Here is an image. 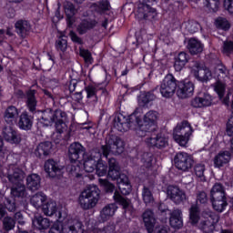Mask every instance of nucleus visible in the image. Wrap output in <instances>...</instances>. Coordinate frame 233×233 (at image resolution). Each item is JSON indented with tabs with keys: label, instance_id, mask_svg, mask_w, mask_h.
<instances>
[{
	"label": "nucleus",
	"instance_id": "40",
	"mask_svg": "<svg viewBox=\"0 0 233 233\" xmlns=\"http://www.w3.org/2000/svg\"><path fill=\"white\" fill-rule=\"evenodd\" d=\"M86 92V98L93 99L94 103H97L99 98L97 97V90H99L98 86L89 85L85 88Z\"/></svg>",
	"mask_w": 233,
	"mask_h": 233
},
{
	"label": "nucleus",
	"instance_id": "7",
	"mask_svg": "<svg viewBox=\"0 0 233 233\" xmlns=\"http://www.w3.org/2000/svg\"><path fill=\"white\" fill-rule=\"evenodd\" d=\"M192 127L188 122L183 121L174 128L173 138L179 147H187L192 136Z\"/></svg>",
	"mask_w": 233,
	"mask_h": 233
},
{
	"label": "nucleus",
	"instance_id": "32",
	"mask_svg": "<svg viewBox=\"0 0 233 233\" xmlns=\"http://www.w3.org/2000/svg\"><path fill=\"white\" fill-rule=\"evenodd\" d=\"M26 187L29 190H39L41 188V177L37 174H31L26 177Z\"/></svg>",
	"mask_w": 233,
	"mask_h": 233
},
{
	"label": "nucleus",
	"instance_id": "17",
	"mask_svg": "<svg viewBox=\"0 0 233 233\" xmlns=\"http://www.w3.org/2000/svg\"><path fill=\"white\" fill-rule=\"evenodd\" d=\"M167 194L169 199H171L173 203H176V205H179L187 199V194L185 191L176 186H168Z\"/></svg>",
	"mask_w": 233,
	"mask_h": 233
},
{
	"label": "nucleus",
	"instance_id": "61",
	"mask_svg": "<svg viewBox=\"0 0 233 233\" xmlns=\"http://www.w3.org/2000/svg\"><path fill=\"white\" fill-rule=\"evenodd\" d=\"M5 208H7V210L9 212H14L15 210V200H11L9 198L6 199Z\"/></svg>",
	"mask_w": 233,
	"mask_h": 233
},
{
	"label": "nucleus",
	"instance_id": "19",
	"mask_svg": "<svg viewBox=\"0 0 233 233\" xmlns=\"http://www.w3.org/2000/svg\"><path fill=\"white\" fill-rule=\"evenodd\" d=\"M177 95L180 99H187L194 96V84L190 81H181L178 84Z\"/></svg>",
	"mask_w": 233,
	"mask_h": 233
},
{
	"label": "nucleus",
	"instance_id": "26",
	"mask_svg": "<svg viewBox=\"0 0 233 233\" xmlns=\"http://www.w3.org/2000/svg\"><path fill=\"white\" fill-rule=\"evenodd\" d=\"M35 94H37V91L35 89H29L25 93V105L32 114H35L37 110V98H35Z\"/></svg>",
	"mask_w": 233,
	"mask_h": 233
},
{
	"label": "nucleus",
	"instance_id": "64",
	"mask_svg": "<svg viewBox=\"0 0 233 233\" xmlns=\"http://www.w3.org/2000/svg\"><path fill=\"white\" fill-rule=\"evenodd\" d=\"M228 134H233V116H231L227 123Z\"/></svg>",
	"mask_w": 233,
	"mask_h": 233
},
{
	"label": "nucleus",
	"instance_id": "33",
	"mask_svg": "<svg viewBox=\"0 0 233 233\" xmlns=\"http://www.w3.org/2000/svg\"><path fill=\"white\" fill-rule=\"evenodd\" d=\"M230 161V152L223 151L218 153L214 157V167L215 168H221L224 165H227Z\"/></svg>",
	"mask_w": 233,
	"mask_h": 233
},
{
	"label": "nucleus",
	"instance_id": "18",
	"mask_svg": "<svg viewBox=\"0 0 233 233\" xmlns=\"http://www.w3.org/2000/svg\"><path fill=\"white\" fill-rule=\"evenodd\" d=\"M212 101H214V98L210 94L201 93L191 100V106L194 108H206V106L212 105Z\"/></svg>",
	"mask_w": 233,
	"mask_h": 233
},
{
	"label": "nucleus",
	"instance_id": "58",
	"mask_svg": "<svg viewBox=\"0 0 233 233\" xmlns=\"http://www.w3.org/2000/svg\"><path fill=\"white\" fill-rule=\"evenodd\" d=\"M223 52H224V54H233V42L232 41L224 42Z\"/></svg>",
	"mask_w": 233,
	"mask_h": 233
},
{
	"label": "nucleus",
	"instance_id": "22",
	"mask_svg": "<svg viewBox=\"0 0 233 233\" xmlns=\"http://www.w3.org/2000/svg\"><path fill=\"white\" fill-rule=\"evenodd\" d=\"M142 219L146 228V230H147V233L154 232V227H156V215L154 214V211L151 209H147L142 214Z\"/></svg>",
	"mask_w": 233,
	"mask_h": 233
},
{
	"label": "nucleus",
	"instance_id": "49",
	"mask_svg": "<svg viewBox=\"0 0 233 233\" xmlns=\"http://www.w3.org/2000/svg\"><path fill=\"white\" fill-rule=\"evenodd\" d=\"M214 90L218 94L219 99H223L225 96L226 86L223 82H217L214 84Z\"/></svg>",
	"mask_w": 233,
	"mask_h": 233
},
{
	"label": "nucleus",
	"instance_id": "44",
	"mask_svg": "<svg viewBox=\"0 0 233 233\" xmlns=\"http://www.w3.org/2000/svg\"><path fill=\"white\" fill-rule=\"evenodd\" d=\"M15 187L11 188V194L14 198H23L25 196V187L23 185V182L20 184H14Z\"/></svg>",
	"mask_w": 233,
	"mask_h": 233
},
{
	"label": "nucleus",
	"instance_id": "29",
	"mask_svg": "<svg viewBox=\"0 0 233 233\" xmlns=\"http://www.w3.org/2000/svg\"><path fill=\"white\" fill-rule=\"evenodd\" d=\"M64 12L67 17V25L68 26H72L74 25V22H72V17L75 16L76 14H77V8H76V5L72 2L66 1L64 2Z\"/></svg>",
	"mask_w": 233,
	"mask_h": 233
},
{
	"label": "nucleus",
	"instance_id": "9",
	"mask_svg": "<svg viewBox=\"0 0 233 233\" xmlns=\"http://www.w3.org/2000/svg\"><path fill=\"white\" fill-rule=\"evenodd\" d=\"M144 141L147 147H151L152 148L161 149L168 147V137H167L165 134L159 132L158 128L147 133Z\"/></svg>",
	"mask_w": 233,
	"mask_h": 233
},
{
	"label": "nucleus",
	"instance_id": "59",
	"mask_svg": "<svg viewBox=\"0 0 233 233\" xmlns=\"http://www.w3.org/2000/svg\"><path fill=\"white\" fill-rule=\"evenodd\" d=\"M69 37L71 38L73 43H76L77 45L83 44V39H81V37L77 36V34H76V32H74V31H70Z\"/></svg>",
	"mask_w": 233,
	"mask_h": 233
},
{
	"label": "nucleus",
	"instance_id": "34",
	"mask_svg": "<svg viewBox=\"0 0 233 233\" xmlns=\"http://www.w3.org/2000/svg\"><path fill=\"white\" fill-rule=\"evenodd\" d=\"M223 198H227L225 187L221 183L217 182L210 190V199H223Z\"/></svg>",
	"mask_w": 233,
	"mask_h": 233
},
{
	"label": "nucleus",
	"instance_id": "60",
	"mask_svg": "<svg viewBox=\"0 0 233 233\" xmlns=\"http://www.w3.org/2000/svg\"><path fill=\"white\" fill-rule=\"evenodd\" d=\"M170 228L168 226H157L155 228H153L152 233H168Z\"/></svg>",
	"mask_w": 233,
	"mask_h": 233
},
{
	"label": "nucleus",
	"instance_id": "63",
	"mask_svg": "<svg viewBox=\"0 0 233 233\" xmlns=\"http://www.w3.org/2000/svg\"><path fill=\"white\" fill-rule=\"evenodd\" d=\"M98 8H100V10L106 11L110 8V3L108 0H102L98 3Z\"/></svg>",
	"mask_w": 233,
	"mask_h": 233
},
{
	"label": "nucleus",
	"instance_id": "28",
	"mask_svg": "<svg viewBox=\"0 0 233 233\" xmlns=\"http://www.w3.org/2000/svg\"><path fill=\"white\" fill-rule=\"evenodd\" d=\"M116 211L117 206L116 204L106 205L100 211V221H102V223H105V221H108L110 218H113Z\"/></svg>",
	"mask_w": 233,
	"mask_h": 233
},
{
	"label": "nucleus",
	"instance_id": "24",
	"mask_svg": "<svg viewBox=\"0 0 233 233\" xmlns=\"http://www.w3.org/2000/svg\"><path fill=\"white\" fill-rule=\"evenodd\" d=\"M15 26L16 34H18V35L23 38L26 37V35H29L30 32H32V24H30V21L28 20H18Z\"/></svg>",
	"mask_w": 233,
	"mask_h": 233
},
{
	"label": "nucleus",
	"instance_id": "8",
	"mask_svg": "<svg viewBox=\"0 0 233 233\" xmlns=\"http://www.w3.org/2000/svg\"><path fill=\"white\" fill-rule=\"evenodd\" d=\"M108 177L113 181H116L117 187L124 196H128L132 192V184L128 177L119 172V167L109 169L107 172Z\"/></svg>",
	"mask_w": 233,
	"mask_h": 233
},
{
	"label": "nucleus",
	"instance_id": "25",
	"mask_svg": "<svg viewBox=\"0 0 233 233\" xmlns=\"http://www.w3.org/2000/svg\"><path fill=\"white\" fill-rule=\"evenodd\" d=\"M20 111L15 106H8L4 114V119L7 125H14L19 119Z\"/></svg>",
	"mask_w": 233,
	"mask_h": 233
},
{
	"label": "nucleus",
	"instance_id": "48",
	"mask_svg": "<svg viewBox=\"0 0 233 233\" xmlns=\"http://www.w3.org/2000/svg\"><path fill=\"white\" fill-rule=\"evenodd\" d=\"M215 25L217 26V28H220L221 30H229L230 29V23L228 22V20H227V18H218L215 21Z\"/></svg>",
	"mask_w": 233,
	"mask_h": 233
},
{
	"label": "nucleus",
	"instance_id": "2",
	"mask_svg": "<svg viewBox=\"0 0 233 233\" xmlns=\"http://www.w3.org/2000/svg\"><path fill=\"white\" fill-rule=\"evenodd\" d=\"M66 113L61 109H46L42 112L40 123L44 127H52L55 124L57 134H65L68 127L66 126Z\"/></svg>",
	"mask_w": 233,
	"mask_h": 233
},
{
	"label": "nucleus",
	"instance_id": "42",
	"mask_svg": "<svg viewBox=\"0 0 233 233\" xmlns=\"http://www.w3.org/2000/svg\"><path fill=\"white\" fill-rule=\"evenodd\" d=\"M156 99V96H154V93L147 92V93H142L138 96V104L140 106H145V105H148L150 101H154Z\"/></svg>",
	"mask_w": 233,
	"mask_h": 233
},
{
	"label": "nucleus",
	"instance_id": "62",
	"mask_svg": "<svg viewBox=\"0 0 233 233\" xmlns=\"http://www.w3.org/2000/svg\"><path fill=\"white\" fill-rule=\"evenodd\" d=\"M224 8L233 14V0H224Z\"/></svg>",
	"mask_w": 233,
	"mask_h": 233
},
{
	"label": "nucleus",
	"instance_id": "41",
	"mask_svg": "<svg viewBox=\"0 0 233 233\" xmlns=\"http://www.w3.org/2000/svg\"><path fill=\"white\" fill-rule=\"evenodd\" d=\"M46 201V196L43 193H36L35 196L31 198V205L35 207V208H41L43 207V203Z\"/></svg>",
	"mask_w": 233,
	"mask_h": 233
},
{
	"label": "nucleus",
	"instance_id": "57",
	"mask_svg": "<svg viewBox=\"0 0 233 233\" xmlns=\"http://www.w3.org/2000/svg\"><path fill=\"white\" fill-rule=\"evenodd\" d=\"M197 201L198 203H201L202 205H205V203L208 201V197H207V193L205 191H199L197 194Z\"/></svg>",
	"mask_w": 233,
	"mask_h": 233
},
{
	"label": "nucleus",
	"instance_id": "53",
	"mask_svg": "<svg viewBox=\"0 0 233 233\" xmlns=\"http://www.w3.org/2000/svg\"><path fill=\"white\" fill-rule=\"evenodd\" d=\"M152 161H154V156L152 153H144L142 156V163L146 168L152 167Z\"/></svg>",
	"mask_w": 233,
	"mask_h": 233
},
{
	"label": "nucleus",
	"instance_id": "1",
	"mask_svg": "<svg viewBox=\"0 0 233 233\" xmlns=\"http://www.w3.org/2000/svg\"><path fill=\"white\" fill-rule=\"evenodd\" d=\"M124 150L125 144L123 143V140L117 137H110L108 140H106V145L101 146L100 148L91 150L88 155H83L84 170L88 173L94 172L97 162L101 157L108 159L110 154L117 156L123 154Z\"/></svg>",
	"mask_w": 233,
	"mask_h": 233
},
{
	"label": "nucleus",
	"instance_id": "14",
	"mask_svg": "<svg viewBox=\"0 0 233 233\" xmlns=\"http://www.w3.org/2000/svg\"><path fill=\"white\" fill-rule=\"evenodd\" d=\"M65 224H60V233H84L85 228L83 223L78 219H68V217L64 220Z\"/></svg>",
	"mask_w": 233,
	"mask_h": 233
},
{
	"label": "nucleus",
	"instance_id": "45",
	"mask_svg": "<svg viewBox=\"0 0 233 233\" xmlns=\"http://www.w3.org/2000/svg\"><path fill=\"white\" fill-rule=\"evenodd\" d=\"M203 3L208 12H218L219 8V0H204Z\"/></svg>",
	"mask_w": 233,
	"mask_h": 233
},
{
	"label": "nucleus",
	"instance_id": "37",
	"mask_svg": "<svg viewBox=\"0 0 233 233\" xmlns=\"http://www.w3.org/2000/svg\"><path fill=\"white\" fill-rule=\"evenodd\" d=\"M97 25V23L94 20H83L77 26V32L80 35H83L88 32V30H92Z\"/></svg>",
	"mask_w": 233,
	"mask_h": 233
},
{
	"label": "nucleus",
	"instance_id": "30",
	"mask_svg": "<svg viewBox=\"0 0 233 233\" xmlns=\"http://www.w3.org/2000/svg\"><path fill=\"white\" fill-rule=\"evenodd\" d=\"M188 54L186 52H180L176 57H175V64L174 68L176 72H181L183 68H185V65L188 63Z\"/></svg>",
	"mask_w": 233,
	"mask_h": 233
},
{
	"label": "nucleus",
	"instance_id": "43",
	"mask_svg": "<svg viewBox=\"0 0 233 233\" xmlns=\"http://www.w3.org/2000/svg\"><path fill=\"white\" fill-rule=\"evenodd\" d=\"M95 170L99 177H103V176H106V172H108V166H106V162L100 158L98 162H96Z\"/></svg>",
	"mask_w": 233,
	"mask_h": 233
},
{
	"label": "nucleus",
	"instance_id": "31",
	"mask_svg": "<svg viewBox=\"0 0 233 233\" xmlns=\"http://www.w3.org/2000/svg\"><path fill=\"white\" fill-rule=\"evenodd\" d=\"M180 209H174L170 213L169 224L173 228H181L183 227V218Z\"/></svg>",
	"mask_w": 233,
	"mask_h": 233
},
{
	"label": "nucleus",
	"instance_id": "39",
	"mask_svg": "<svg viewBox=\"0 0 233 233\" xmlns=\"http://www.w3.org/2000/svg\"><path fill=\"white\" fill-rule=\"evenodd\" d=\"M33 225L34 227H38L40 229H46L50 228V225H52V222H50V219L46 218H43L42 216L35 217L33 219Z\"/></svg>",
	"mask_w": 233,
	"mask_h": 233
},
{
	"label": "nucleus",
	"instance_id": "5",
	"mask_svg": "<svg viewBox=\"0 0 233 233\" xmlns=\"http://www.w3.org/2000/svg\"><path fill=\"white\" fill-rule=\"evenodd\" d=\"M189 218L192 225H198L200 219L199 227H202V228L214 227L219 221V216L210 210L202 212L201 218H199V208L197 206L190 208Z\"/></svg>",
	"mask_w": 233,
	"mask_h": 233
},
{
	"label": "nucleus",
	"instance_id": "23",
	"mask_svg": "<svg viewBox=\"0 0 233 233\" xmlns=\"http://www.w3.org/2000/svg\"><path fill=\"white\" fill-rule=\"evenodd\" d=\"M34 126V116H30L28 112L24 111L19 116V120L17 123L18 128L20 130H32V127Z\"/></svg>",
	"mask_w": 233,
	"mask_h": 233
},
{
	"label": "nucleus",
	"instance_id": "12",
	"mask_svg": "<svg viewBox=\"0 0 233 233\" xmlns=\"http://www.w3.org/2000/svg\"><path fill=\"white\" fill-rule=\"evenodd\" d=\"M5 177L13 185H17L23 183L25 179V171L19 168L15 164H9L5 167Z\"/></svg>",
	"mask_w": 233,
	"mask_h": 233
},
{
	"label": "nucleus",
	"instance_id": "13",
	"mask_svg": "<svg viewBox=\"0 0 233 233\" xmlns=\"http://www.w3.org/2000/svg\"><path fill=\"white\" fill-rule=\"evenodd\" d=\"M175 166L178 170H183V172H187V170H190L192 166L194 165V159L192 157L188 155V153L178 152L174 157Z\"/></svg>",
	"mask_w": 233,
	"mask_h": 233
},
{
	"label": "nucleus",
	"instance_id": "16",
	"mask_svg": "<svg viewBox=\"0 0 233 233\" xmlns=\"http://www.w3.org/2000/svg\"><path fill=\"white\" fill-rule=\"evenodd\" d=\"M192 74L196 79L205 83V81H210L212 79V71L207 67H203L199 62H194L192 66Z\"/></svg>",
	"mask_w": 233,
	"mask_h": 233
},
{
	"label": "nucleus",
	"instance_id": "20",
	"mask_svg": "<svg viewBox=\"0 0 233 233\" xmlns=\"http://www.w3.org/2000/svg\"><path fill=\"white\" fill-rule=\"evenodd\" d=\"M3 137L11 145H19L21 143V135L12 127H5L2 131Z\"/></svg>",
	"mask_w": 233,
	"mask_h": 233
},
{
	"label": "nucleus",
	"instance_id": "10",
	"mask_svg": "<svg viewBox=\"0 0 233 233\" xmlns=\"http://www.w3.org/2000/svg\"><path fill=\"white\" fill-rule=\"evenodd\" d=\"M177 88V80L172 74L167 75L160 84V94L162 97H172Z\"/></svg>",
	"mask_w": 233,
	"mask_h": 233
},
{
	"label": "nucleus",
	"instance_id": "36",
	"mask_svg": "<svg viewBox=\"0 0 233 233\" xmlns=\"http://www.w3.org/2000/svg\"><path fill=\"white\" fill-rule=\"evenodd\" d=\"M51 148L52 143L49 141L42 142L37 146L35 154L37 157H43V156H48V154H50Z\"/></svg>",
	"mask_w": 233,
	"mask_h": 233
},
{
	"label": "nucleus",
	"instance_id": "46",
	"mask_svg": "<svg viewBox=\"0 0 233 233\" xmlns=\"http://www.w3.org/2000/svg\"><path fill=\"white\" fill-rule=\"evenodd\" d=\"M113 198L116 201V203L121 205L123 208H127L128 205H130V201H128L126 198L121 196V194H119L118 191H115Z\"/></svg>",
	"mask_w": 233,
	"mask_h": 233
},
{
	"label": "nucleus",
	"instance_id": "52",
	"mask_svg": "<svg viewBox=\"0 0 233 233\" xmlns=\"http://www.w3.org/2000/svg\"><path fill=\"white\" fill-rule=\"evenodd\" d=\"M194 171L197 177H199L201 181H205V164H197Z\"/></svg>",
	"mask_w": 233,
	"mask_h": 233
},
{
	"label": "nucleus",
	"instance_id": "56",
	"mask_svg": "<svg viewBox=\"0 0 233 233\" xmlns=\"http://www.w3.org/2000/svg\"><path fill=\"white\" fill-rule=\"evenodd\" d=\"M68 46V44L66 42V39L64 38H59L58 40H56V50L59 52H66V48Z\"/></svg>",
	"mask_w": 233,
	"mask_h": 233
},
{
	"label": "nucleus",
	"instance_id": "27",
	"mask_svg": "<svg viewBox=\"0 0 233 233\" xmlns=\"http://www.w3.org/2000/svg\"><path fill=\"white\" fill-rule=\"evenodd\" d=\"M45 170L49 177H56L58 174H61V167L54 159H48L45 163Z\"/></svg>",
	"mask_w": 233,
	"mask_h": 233
},
{
	"label": "nucleus",
	"instance_id": "11",
	"mask_svg": "<svg viewBox=\"0 0 233 233\" xmlns=\"http://www.w3.org/2000/svg\"><path fill=\"white\" fill-rule=\"evenodd\" d=\"M154 3L156 0H139L137 9L138 19H154L156 17V10L150 6Z\"/></svg>",
	"mask_w": 233,
	"mask_h": 233
},
{
	"label": "nucleus",
	"instance_id": "55",
	"mask_svg": "<svg viewBox=\"0 0 233 233\" xmlns=\"http://www.w3.org/2000/svg\"><path fill=\"white\" fill-rule=\"evenodd\" d=\"M93 233H116V225L108 224L103 229L94 228Z\"/></svg>",
	"mask_w": 233,
	"mask_h": 233
},
{
	"label": "nucleus",
	"instance_id": "47",
	"mask_svg": "<svg viewBox=\"0 0 233 233\" xmlns=\"http://www.w3.org/2000/svg\"><path fill=\"white\" fill-rule=\"evenodd\" d=\"M142 198L146 205H148V203H152V201H154V197L152 196V191L150 190V187L144 186L142 191Z\"/></svg>",
	"mask_w": 233,
	"mask_h": 233
},
{
	"label": "nucleus",
	"instance_id": "21",
	"mask_svg": "<svg viewBox=\"0 0 233 233\" xmlns=\"http://www.w3.org/2000/svg\"><path fill=\"white\" fill-rule=\"evenodd\" d=\"M85 147H83L79 142L72 143L68 148V157L71 163L78 161L81 154H85Z\"/></svg>",
	"mask_w": 233,
	"mask_h": 233
},
{
	"label": "nucleus",
	"instance_id": "15",
	"mask_svg": "<svg viewBox=\"0 0 233 233\" xmlns=\"http://www.w3.org/2000/svg\"><path fill=\"white\" fill-rule=\"evenodd\" d=\"M134 121L139 125V119L137 118V115L136 113H133L128 116V118L125 117V116L122 114H119L115 118V127L118 132H127V128H128L130 123H134Z\"/></svg>",
	"mask_w": 233,
	"mask_h": 233
},
{
	"label": "nucleus",
	"instance_id": "50",
	"mask_svg": "<svg viewBox=\"0 0 233 233\" xmlns=\"http://www.w3.org/2000/svg\"><path fill=\"white\" fill-rule=\"evenodd\" d=\"M80 57H83L86 65H92V63H94L92 53H90L87 49H80Z\"/></svg>",
	"mask_w": 233,
	"mask_h": 233
},
{
	"label": "nucleus",
	"instance_id": "4",
	"mask_svg": "<svg viewBox=\"0 0 233 233\" xmlns=\"http://www.w3.org/2000/svg\"><path fill=\"white\" fill-rule=\"evenodd\" d=\"M101 190L96 185H88L80 193L78 204L83 210H92L99 203Z\"/></svg>",
	"mask_w": 233,
	"mask_h": 233
},
{
	"label": "nucleus",
	"instance_id": "54",
	"mask_svg": "<svg viewBox=\"0 0 233 233\" xmlns=\"http://www.w3.org/2000/svg\"><path fill=\"white\" fill-rule=\"evenodd\" d=\"M3 227L5 230H12L15 227V220L11 217H5L3 220Z\"/></svg>",
	"mask_w": 233,
	"mask_h": 233
},
{
	"label": "nucleus",
	"instance_id": "6",
	"mask_svg": "<svg viewBox=\"0 0 233 233\" xmlns=\"http://www.w3.org/2000/svg\"><path fill=\"white\" fill-rule=\"evenodd\" d=\"M157 130V112L149 111L143 118V124L139 125L136 129L138 137H147V133Z\"/></svg>",
	"mask_w": 233,
	"mask_h": 233
},
{
	"label": "nucleus",
	"instance_id": "51",
	"mask_svg": "<svg viewBox=\"0 0 233 233\" xmlns=\"http://www.w3.org/2000/svg\"><path fill=\"white\" fill-rule=\"evenodd\" d=\"M98 181L101 187H103V188L106 190V192L109 194H112V192H114V189L116 188V186H114V184L103 178H99Z\"/></svg>",
	"mask_w": 233,
	"mask_h": 233
},
{
	"label": "nucleus",
	"instance_id": "38",
	"mask_svg": "<svg viewBox=\"0 0 233 233\" xmlns=\"http://www.w3.org/2000/svg\"><path fill=\"white\" fill-rule=\"evenodd\" d=\"M211 203L214 210L217 212H223L225 208H227V197H224L222 198H211Z\"/></svg>",
	"mask_w": 233,
	"mask_h": 233
},
{
	"label": "nucleus",
	"instance_id": "3",
	"mask_svg": "<svg viewBox=\"0 0 233 233\" xmlns=\"http://www.w3.org/2000/svg\"><path fill=\"white\" fill-rule=\"evenodd\" d=\"M42 212L44 216H47L49 218L56 216V221L53 224L49 233H61V223L68 218V212H66V209L57 210V204L51 200L43 205Z\"/></svg>",
	"mask_w": 233,
	"mask_h": 233
},
{
	"label": "nucleus",
	"instance_id": "35",
	"mask_svg": "<svg viewBox=\"0 0 233 233\" xmlns=\"http://www.w3.org/2000/svg\"><path fill=\"white\" fill-rule=\"evenodd\" d=\"M187 49L189 50L190 54L196 56L203 52V45L201 44V41L196 38H191L188 41Z\"/></svg>",
	"mask_w": 233,
	"mask_h": 233
}]
</instances>
